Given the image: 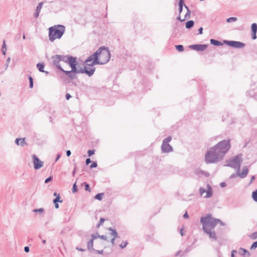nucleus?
I'll return each instance as SVG.
<instances>
[{
	"label": "nucleus",
	"mask_w": 257,
	"mask_h": 257,
	"mask_svg": "<svg viewBox=\"0 0 257 257\" xmlns=\"http://www.w3.org/2000/svg\"><path fill=\"white\" fill-rule=\"evenodd\" d=\"M52 180V177L50 176L48 178H47L45 181V183H48L49 182H50V181H51Z\"/></svg>",
	"instance_id": "nucleus-45"
},
{
	"label": "nucleus",
	"mask_w": 257,
	"mask_h": 257,
	"mask_svg": "<svg viewBox=\"0 0 257 257\" xmlns=\"http://www.w3.org/2000/svg\"><path fill=\"white\" fill-rule=\"evenodd\" d=\"M185 8H186V9H187V13L186 14V15H185V18L187 19V18H187L188 16H189V15H190V10L188 9V7H187V6H185Z\"/></svg>",
	"instance_id": "nucleus-41"
},
{
	"label": "nucleus",
	"mask_w": 257,
	"mask_h": 257,
	"mask_svg": "<svg viewBox=\"0 0 257 257\" xmlns=\"http://www.w3.org/2000/svg\"><path fill=\"white\" fill-rule=\"evenodd\" d=\"M87 249L89 250H95V249L93 248V239H90L88 242H87Z\"/></svg>",
	"instance_id": "nucleus-19"
},
{
	"label": "nucleus",
	"mask_w": 257,
	"mask_h": 257,
	"mask_svg": "<svg viewBox=\"0 0 257 257\" xmlns=\"http://www.w3.org/2000/svg\"><path fill=\"white\" fill-rule=\"evenodd\" d=\"M108 230L111 231L110 234L111 236H113V238H116L118 237L117 232H116L115 229H113L111 227H109L108 228Z\"/></svg>",
	"instance_id": "nucleus-18"
},
{
	"label": "nucleus",
	"mask_w": 257,
	"mask_h": 257,
	"mask_svg": "<svg viewBox=\"0 0 257 257\" xmlns=\"http://www.w3.org/2000/svg\"><path fill=\"white\" fill-rule=\"evenodd\" d=\"M93 57L95 58L93 63L100 65L105 64L110 60V52L107 47L101 46L93 54Z\"/></svg>",
	"instance_id": "nucleus-3"
},
{
	"label": "nucleus",
	"mask_w": 257,
	"mask_h": 257,
	"mask_svg": "<svg viewBox=\"0 0 257 257\" xmlns=\"http://www.w3.org/2000/svg\"><path fill=\"white\" fill-rule=\"evenodd\" d=\"M72 191L73 193H75V192H77V186H76V183H74L73 184V187H72Z\"/></svg>",
	"instance_id": "nucleus-37"
},
{
	"label": "nucleus",
	"mask_w": 257,
	"mask_h": 257,
	"mask_svg": "<svg viewBox=\"0 0 257 257\" xmlns=\"http://www.w3.org/2000/svg\"><path fill=\"white\" fill-rule=\"evenodd\" d=\"M91 162V161L90 160V159L89 158H88L86 160V161H85V163H86V164L87 165H88V164H89Z\"/></svg>",
	"instance_id": "nucleus-49"
},
{
	"label": "nucleus",
	"mask_w": 257,
	"mask_h": 257,
	"mask_svg": "<svg viewBox=\"0 0 257 257\" xmlns=\"http://www.w3.org/2000/svg\"><path fill=\"white\" fill-rule=\"evenodd\" d=\"M198 31H199V34H202V31H203V28L202 27H200L198 29Z\"/></svg>",
	"instance_id": "nucleus-57"
},
{
	"label": "nucleus",
	"mask_w": 257,
	"mask_h": 257,
	"mask_svg": "<svg viewBox=\"0 0 257 257\" xmlns=\"http://www.w3.org/2000/svg\"><path fill=\"white\" fill-rule=\"evenodd\" d=\"M40 13V12H39V11L38 12V11H36V12L35 13L34 15V18H37L39 16Z\"/></svg>",
	"instance_id": "nucleus-46"
},
{
	"label": "nucleus",
	"mask_w": 257,
	"mask_h": 257,
	"mask_svg": "<svg viewBox=\"0 0 257 257\" xmlns=\"http://www.w3.org/2000/svg\"><path fill=\"white\" fill-rule=\"evenodd\" d=\"M220 186L221 187H225L226 186V184L225 182H221L220 184Z\"/></svg>",
	"instance_id": "nucleus-54"
},
{
	"label": "nucleus",
	"mask_w": 257,
	"mask_h": 257,
	"mask_svg": "<svg viewBox=\"0 0 257 257\" xmlns=\"http://www.w3.org/2000/svg\"><path fill=\"white\" fill-rule=\"evenodd\" d=\"M76 249L78 250H79V251H84L85 250V249H83V248H79L78 247H76Z\"/></svg>",
	"instance_id": "nucleus-56"
},
{
	"label": "nucleus",
	"mask_w": 257,
	"mask_h": 257,
	"mask_svg": "<svg viewBox=\"0 0 257 257\" xmlns=\"http://www.w3.org/2000/svg\"><path fill=\"white\" fill-rule=\"evenodd\" d=\"M34 212L42 213L44 212V209L42 208H41L39 209H36L34 210Z\"/></svg>",
	"instance_id": "nucleus-40"
},
{
	"label": "nucleus",
	"mask_w": 257,
	"mask_h": 257,
	"mask_svg": "<svg viewBox=\"0 0 257 257\" xmlns=\"http://www.w3.org/2000/svg\"><path fill=\"white\" fill-rule=\"evenodd\" d=\"M200 222L202 224L204 231L209 235V238L214 240H216V233L214 228L218 223L223 225V223L219 219H215L210 214L204 217H201Z\"/></svg>",
	"instance_id": "nucleus-2"
},
{
	"label": "nucleus",
	"mask_w": 257,
	"mask_h": 257,
	"mask_svg": "<svg viewBox=\"0 0 257 257\" xmlns=\"http://www.w3.org/2000/svg\"><path fill=\"white\" fill-rule=\"evenodd\" d=\"M95 252L98 254H103V250H94Z\"/></svg>",
	"instance_id": "nucleus-48"
},
{
	"label": "nucleus",
	"mask_w": 257,
	"mask_h": 257,
	"mask_svg": "<svg viewBox=\"0 0 257 257\" xmlns=\"http://www.w3.org/2000/svg\"><path fill=\"white\" fill-rule=\"evenodd\" d=\"M176 49L179 52H182L184 51V47L182 45H178L175 46Z\"/></svg>",
	"instance_id": "nucleus-30"
},
{
	"label": "nucleus",
	"mask_w": 257,
	"mask_h": 257,
	"mask_svg": "<svg viewBox=\"0 0 257 257\" xmlns=\"http://www.w3.org/2000/svg\"><path fill=\"white\" fill-rule=\"evenodd\" d=\"M44 4V3L43 2H40L38 4V5H37V7H36V11H39V12H40L41 11V10L42 9V8L43 7V5Z\"/></svg>",
	"instance_id": "nucleus-29"
},
{
	"label": "nucleus",
	"mask_w": 257,
	"mask_h": 257,
	"mask_svg": "<svg viewBox=\"0 0 257 257\" xmlns=\"http://www.w3.org/2000/svg\"><path fill=\"white\" fill-rule=\"evenodd\" d=\"M242 162V155L238 154L229 160L226 166L236 169L238 172H240V166Z\"/></svg>",
	"instance_id": "nucleus-6"
},
{
	"label": "nucleus",
	"mask_w": 257,
	"mask_h": 257,
	"mask_svg": "<svg viewBox=\"0 0 257 257\" xmlns=\"http://www.w3.org/2000/svg\"><path fill=\"white\" fill-rule=\"evenodd\" d=\"M183 217L185 218H188L189 217V215L187 213V212H186V213L184 214Z\"/></svg>",
	"instance_id": "nucleus-59"
},
{
	"label": "nucleus",
	"mask_w": 257,
	"mask_h": 257,
	"mask_svg": "<svg viewBox=\"0 0 257 257\" xmlns=\"http://www.w3.org/2000/svg\"><path fill=\"white\" fill-rule=\"evenodd\" d=\"M236 253V251L235 250H232L231 251V257H235L234 253Z\"/></svg>",
	"instance_id": "nucleus-53"
},
{
	"label": "nucleus",
	"mask_w": 257,
	"mask_h": 257,
	"mask_svg": "<svg viewBox=\"0 0 257 257\" xmlns=\"http://www.w3.org/2000/svg\"><path fill=\"white\" fill-rule=\"evenodd\" d=\"M210 43L212 45H213L214 46H221L222 45V44L221 43V42L217 41V40H214V39H211L210 40Z\"/></svg>",
	"instance_id": "nucleus-23"
},
{
	"label": "nucleus",
	"mask_w": 257,
	"mask_h": 257,
	"mask_svg": "<svg viewBox=\"0 0 257 257\" xmlns=\"http://www.w3.org/2000/svg\"><path fill=\"white\" fill-rule=\"evenodd\" d=\"M177 20H178L179 21H180V22H182L184 21V20H182L181 19V17L179 16H178L177 18Z\"/></svg>",
	"instance_id": "nucleus-62"
},
{
	"label": "nucleus",
	"mask_w": 257,
	"mask_h": 257,
	"mask_svg": "<svg viewBox=\"0 0 257 257\" xmlns=\"http://www.w3.org/2000/svg\"><path fill=\"white\" fill-rule=\"evenodd\" d=\"M97 166V164L96 162L92 163L91 165L90 166V168H93L96 167Z\"/></svg>",
	"instance_id": "nucleus-43"
},
{
	"label": "nucleus",
	"mask_w": 257,
	"mask_h": 257,
	"mask_svg": "<svg viewBox=\"0 0 257 257\" xmlns=\"http://www.w3.org/2000/svg\"><path fill=\"white\" fill-rule=\"evenodd\" d=\"M15 143L17 145L24 146L25 144V139L17 138L15 140Z\"/></svg>",
	"instance_id": "nucleus-20"
},
{
	"label": "nucleus",
	"mask_w": 257,
	"mask_h": 257,
	"mask_svg": "<svg viewBox=\"0 0 257 257\" xmlns=\"http://www.w3.org/2000/svg\"><path fill=\"white\" fill-rule=\"evenodd\" d=\"M62 200H60V195L58 194L57 197L53 200V203L62 202Z\"/></svg>",
	"instance_id": "nucleus-31"
},
{
	"label": "nucleus",
	"mask_w": 257,
	"mask_h": 257,
	"mask_svg": "<svg viewBox=\"0 0 257 257\" xmlns=\"http://www.w3.org/2000/svg\"><path fill=\"white\" fill-rule=\"evenodd\" d=\"M95 151L93 150H89L87 152L88 155L89 157L91 156L94 154Z\"/></svg>",
	"instance_id": "nucleus-36"
},
{
	"label": "nucleus",
	"mask_w": 257,
	"mask_h": 257,
	"mask_svg": "<svg viewBox=\"0 0 257 257\" xmlns=\"http://www.w3.org/2000/svg\"><path fill=\"white\" fill-rule=\"evenodd\" d=\"M231 147L230 140H223L212 147L205 155L207 164L216 163L221 160Z\"/></svg>",
	"instance_id": "nucleus-1"
},
{
	"label": "nucleus",
	"mask_w": 257,
	"mask_h": 257,
	"mask_svg": "<svg viewBox=\"0 0 257 257\" xmlns=\"http://www.w3.org/2000/svg\"><path fill=\"white\" fill-rule=\"evenodd\" d=\"M10 61H11V58L10 57H8L6 60V63L5 64V67H6V69H7L8 66H9V64L10 62Z\"/></svg>",
	"instance_id": "nucleus-38"
},
{
	"label": "nucleus",
	"mask_w": 257,
	"mask_h": 257,
	"mask_svg": "<svg viewBox=\"0 0 257 257\" xmlns=\"http://www.w3.org/2000/svg\"><path fill=\"white\" fill-rule=\"evenodd\" d=\"M83 184H84V185L85 186V190L86 191L90 192L91 190H90V187H89V185L88 184H87V183H86V182H84Z\"/></svg>",
	"instance_id": "nucleus-33"
},
{
	"label": "nucleus",
	"mask_w": 257,
	"mask_h": 257,
	"mask_svg": "<svg viewBox=\"0 0 257 257\" xmlns=\"http://www.w3.org/2000/svg\"><path fill=\"white\" fill-rule=\"evenodd\" d=\"M60 55H55L52 57V59L53 60V64L55 65L57 68L59 69H62V67L60 65L59 62L61 61Z\"/></svg>",
	"instance_id": "nucleus-14"
},
{
	"label": "nucleus",
	"mask_w": 257,
	"mask_h": 257,
	"mask_svg": "<svg viewBox=\"0 0 257 257\" xmlns=\"http://www.w3.org/2000/svg\"><path fill=\"white\" fill-rule=\"evenodd\" d=\"M184 5V0H180L179 3V13L180 14L183 10V7Z\"/></svg>",
	"instance_id": "nucleus-24"
},
{
	"label": "nucleus",
	"mask_w": 257,
	"mask_h": 257,
	"mask_svg": "<svg viewBox=\"0 0 257 257\" xmlns=\"http://www.w3.org/2000/svg\"><path fill=\"white\" fill-rule=\"evenodd\" d=\"M172 140L171 137H168L165 139L161 146V150L163 153H169L173 151L172 147L169 145V143Z\"/></svg>",
	"instance_id": "nucleus-7"
},
{
	"label": "nucleus",
	"mask_w": 257,
	"mask_h": 257,
	"mask_svg": "<svg viewBox=\"0 0 257 257\" xmlns=\"http://www.w3.org/2000/svg\"><path fill=\"white\" fill-rule=\"evenodd\" d=\"M103 195H104L103 193H98L95 196L94 198L101 201L102 199V197H103Z\"/></svg>",
	"instance_id": "nucleus-26"
},
{
	"label": "nucleus",
	"mask_w": 257,
	"mask_h": 257,
	"mask_svg": "<svg viewBox=\"0 0 257 257\" xmlns=\"http://www.w3.org/2000/svg\"><path fill=\"white\" fill-rule=\"evenodd\" d=\"M128 244V242L127 241H125L124 242H122V243H121L120 245H119V246L120 248H124L126 246V245H127Z\"/></svg>",
	"instance_id": "nucleus-35"
},
{
	"label": "nucleus",
	"mask_w": 257,
	"mask_h": 257,
	"mask_svg": "<svg viewBox=\"0 0 257 257\" xmlns=\"http://www.w3.org/2000/svg\"><path fill=\"white\" fill-rule=\"evenodd\" d=\"M95 60V58L93 57V54L88 57L85 61V66L84 68H87V69L89 70L91 68H94L93 66L95 65L98 64V63H94L93 61Z\"/></svg>",
	"instance_id": "nucleus-10"
},
{
	"label": "nucleus",
	"mask_w": 257,
	"mask_h": 257,
	"mask_svg": "<svg viewBox=\"0 0 257 257\" xmlns=\"http://www.w3.org/2000/svg\"><path fill=\"white\" fill-rule=\"evenodd\" d=\"M207 47L208 45L206 44H195L189 46L191 49L197 51H203L207 49Z\"/></svg>",
	"instance_id": "nucleus-13"
},
{
	"label": "nucleus",
	"mask_w": 257,
	"mask_h": 257,
	"mask_svg": "<svg viewBox=\"0 0 257 257\" xmlns=\"http://www.w3.org/2000/svg\"><path fill=\"white\" fill-rule=\"evenodd\" d=\"M7 51V46L6 44V41L5 40H3V46L2 48V52L3 55H5L6 54Z\"/></svg>",
	"instance_id": "nucleus-25"
},
{
	"label": "nucleus",
	"mask_w": 257,
	"mask_h": 257,
	"mask_svg": "<svg viewBox=\"0 0 257 257\" xmlns=\"http://www.w3.org/2000/svg\"><path fill=\"white\" fill-rule=\"evenodd\" d=\"M60 71L63 72L67 76H68L70 71L64 70L62 68V69H59Z\"/></svg>",
	"instance_id": "nucleus-44"
},
{
	"label": "nucleus",
	"mask_w": 257,
	"mask_h": 257,
	"mask_svg": "<svg viewBox=\"0 0 257 257\" xmlns=\"http://www.w3.org/2000/svg\"><path fill=\"white\" fill-rule=\"evenodd\" d=\"M29 80L30 82V87L32 88L33 87V79L31 76L29 77Z\"/></svg>",
	"instance_id": "nucleus-34"
},
{
	"label": "nucleus",
	"mask_w": 257,
	"mask_h": 257,
	"mask_svg": "<svg viewBox=\"0 0 257 257\" xmlns=\"http://www.w3.org/2000/svg\"><path fill=\"white\" fill-rule=\"evenodd\" d=\"M60 157H61L60 154L57 155V158L55 159V162H57L58 160V159L60 158Z\"/></svg>",
	"instance_id": "nucleus-63"
},
{
	"label": "nucleus",
	"mask_w": 257,
	"mask_h": 257,
	"mask_svg": "<svg viewBox=\"0 0 257 257\" xmlns=\"http://www.w3.org/2000/svg\"><path fill=\"white\" fill-rule=\"evenodd\" d=\"M237 20V18L235 17H230L227 19L226 21L228 23H231L232 22H235Z\"/></svg>",
	"instance_id": "nucleus-32"
},
{
	"label": "nucleus",
	"mask_w": 257,
	"mask_h": 257,
	"mask_svg": "<svg viewBox=\"0 0 257 257\" xmlns=\"http://www.w3.org/2000/svg\"><path fill=\"white\" fill-rule=\"evenodd\" d=\"M207 190H206L205 189H204L203 187H200L199 188V193L201 196H203L204 198H208L211 197L212 195V190L211 186L207 184Z\"/></svg>",
	"instance_id": "nucleus-8"
},
{
	"label": "nucleus",
	"mask_w": 257,
	"mask_h": 257,
	"mask_svg": "<svg viewBox=\"0 0 257 257\" xmlns=\"http://www.w3.org/2000/svg\"><path fill=\"white\" fill-rule=\"evenodd\" d=\"M194 22L193 21L190 20L186 23L185 26L187 29H190L193 27Z\"/></svg>",
	"instance_id": "nucleus-22"
},
{
	"label": "nucleus",
	"mask_w": 257,
	"mask_h": 257,
	"mask_svg": "<svg viewBox=\"0 0 257 257\" xmlns=\"http://www.w3.org/2000/svg\"><path fill=\"white\" fill-rule=\"evenodd\" d=\"M251 28L252 31V38L255 40L256 39L257 24L256 23L252 24Z\"/></svg>",
	"instance_id": "nucleus-16"
},
{
	"label": "nucleus",
	"mask_w": 257,
	"mask_h": 257,
	"mask_svg": "<svg viewBox=\"0 0 257 257\" xmlns=\"http://www.w3.org/2000/svg\"><path fill=\"white\" fill-rule=\"evenodd\" d=\"M71 152L70 150H67L66 151V155L67 157H69L71 155Z\"/></svg>",
	"instance_id": "nucleus-55"
},
{
	"label": "nucleus",
	"mask_w": 257,
	"mask_h": 257,
	"mask_svg": "<svg viewBox=\"0 0 257 257\" xmlns=\"http://www.w3.org/2000/svg\"><path fill=\"white\" fill-rule=\"evenodd\" d=\"M238 253L243 257H249L250 255V253L247 250L242 247L239 249Z\"/></svg>",
	"instance_id": "nucleus-17"
},
{
	"label": "nucleus",
	"mask_w": 257,
	"mask_h": 257,
	"mask_svg": "<svg viewBox=\"0 0 257 257\" xmlns=\"http://www.w3.org/2000/svg\"><path fill=\"white\" fill-rule=\"evenodd\" d=\"M237 174H232L231 175V176H230V178H234L236 177V176H237Z\"/></svg>",
	"instance_id": "nucleus-60"
},
{
	"label": "nucleus",
	"mask_w": 257,
	"mask_h": 257,
	"mask_svg": "<svg viewBox=\"0 0 257 257\" xmlns=\"http://www.w3.org/2000/svg\"><path fill=\"white\" fill-rule=\"evenodd\" d=\"M224 43L227 45L235 48H242L245 46V44L239 41H224Z\"/></svg>",
	"instance_id": "nucleus-9"
},
{
	"label": "nucleus",
	"mask_w": 257,
	"mask_h": 257,
	"mask_svg": "<svg viewBox=\"0 0 257 257\" xmlns=\"http://www.w3.org/2000/svg\"><path fill=\"white\" fill-rule=\"evenodd\" d=\"M24 250L26 252H28L30 251V248L28 246H25L24 247Z\"/></svg>",
	"instance_id": "nucleus-52"
},
{
	"label": "nucleus",
	"mask_w": 257,
	"mask_h": 257,
	"mask_svg": "<svg viewBox=\"0 0 257 257\" xmlns=\"http://www.w3.org/2000/svg\"><path fill=\"white\" fill-rule=\"evenodd\" d=\"M77 64H73L72 62H71V66H70L71 68V70L69 71V73L68 75V77L73 80L76 78V76L75 74L79 73H85L88 76H92L95 71V68H91L89 70L87 69V68H80L79 67H76Z\"/></svg>",
	"instance_id": "nucleus-4"
},
{
	"label": "nucleus",
	"mask_w": 257,
	"mask_h": 257,
	"mask_svg": "<svg viewBox=\"0 0 257 257\" xmlns=\"http://www.w3.org/2000/svg\"><path fill=\"white\" fill-rule=\"evenodd\" d=\"M183 228H182V229H180V233L181 235V236H183L184 235V232H183Z\"/></svg>",
	"instance_id": "nucleus-64"
},
{
	"label": "nucleus",
	"mask_w": 257,
	"mask_h": 257,
	"mask_svg": "<svg viewBox=\"0 0 257 257\" xmlns=\"http://www.w3.org/2000/svg\"><path fill=\"white\" fill-rule=\"evenodd\" d=\"M37 67L39 71L41 72H44L45 70H44L45 67V65L43 63H39L37 64Z\"/></svg>",
	"instance_id": "nucleus-21"
},
{
	"label": "nucleus",
	"mask_w": 257,
	"mask_h": 257,
	"mask_svg": "<svg viewBox=\"0 0 257 257\" xmlns=\"http://www.w3.org/2000/svg\"><path fill=\"white\" fill-rule=\"evenodd\" d=\"M115 239V238H112L111 239V240H110V242H111V244H112V245H113V244H114V243Z\"/></svg>",
	"instance_id": "nucleus-61"
},
{
	"label": "nucleus",
	"mask_w": 257,
	"mask_h": 257,
	"mask_svg": "<svg viewBox=\"0 0 257 257\" xmlns=\"http://www.w3.org/2000/svg\"><path fill=\"white\" fill-rule=\"evenodd\" d=\"M65 97H66V99L68 100L71 97V96L69 93H66Z\"/></svg>",
	"instance_id": "nucleus-51"
},
{
	"label": "nucleus",
	"mask_w": 257,
	"mask_h": 257,
	"mask_svg": "<svg viewBox=\"0 0 257 257\" xmlns=\"http://www.w3.org/2000/svg\"><path fill=\"white\" fill-rule=\"evenodd\" d=\"M104 221V218H101L99 221V223L97 224L98 226H99L100 224H102Z\"/></svg>",
	"instance_id": "nucleus-50"
},
{
	"label": "nucleus",
	"mask_w": 257,
	"mask_h": 257,
	"mask_svg": "<svg viewBox=\"0 0 257 257\" xmlns=\"http://www.w3.org/2000/svg\"><path fill=\"white\" fill-rule=\"evenodd\" d=\"M248 173V169L246 166H244L242 168V172L241 173L237 170V175L240 178H244L247 176Z\"/></svg>",
	"instance_id": "nucleus-15"
},
{
	"label": "nucleus",
	"mask_w": 257,
	"mask_h": 257,
	"mask_svg": "<svg viewBox=\"0 0 257 257\" xmlns=\"http://www.w3.org/2000/svg\"><path fill=\"white\" fill-rule=\"evenodd\" d=\"M60 59L61 61L67 63L70 66H71V62L73 64L76 63V58L71 56L60 55Z\"/></svg>",
	"instance_id": "nucleus-11"
},
{
	"label": "nucleus",
	"mask_w": 257,
	"mask_h": 257,
	"mask_svg": "<svg viewBox=\"0 0 257 257\" xmlns=\"http://www.w3.org/2000/svg\"><path fill=\"white\" fill-rule=\"evenodd\" d=\"M252 197L254 201L257 202V189L252 193Z\"/></svg>",
	"instance_id": "nucleus-28"
},
{
	"label": "nucleus",
	"mask_w": 257,
	"mask_h": 257,
	"mask_svg": "<svg viewBox=\"0 0 257 257\" xmlns=\"http://www.w3.org/2000/svg\"><path fill=\"white\" fill-rule=\"evenodd\" d=\"M98 236L99 238L102 239H103L104 240H107V237L105 236V235H98Z\"/></svg>",
	"instance_id": "nucleus-42"
},
{
	"label": "nucleus",
	"mask_w": 257,
	"mask_h": 257,
	"mask_svg": "<svg viewBox=\"0 0 257 257\" xmlns=\"http://www.w3.org/2000/svg\"><path fill=\"white\" fill-rule=\"evenodd\" d=\"M34 168L35 170L40 169L43 166V162L41 161L35 155L32 156Z\"/></svg>",
	"instance_id": "nucleus-12"
},
{
	"label": "nucleus",
	"mask_w": 257,
	"mask_h": 257,
	"mask_svg": "<svg viewBox=\"0 0 257 257\" xmlns=\"http://www.w3.org/2000/svg\"><path fill=\"white\" fill-rule=\"evenodd\" d=\"M249 237L252 239H255L257 238V232H254L249 235Z\"/></svg>",
	"instance_id": "nucleus-27"
},
{
	"label": "nucleus",
	"mask_w": 257,
	"mask_h": 257,
	"mask_svg": "<svg viewBox=\"0 0 257 257\" xmlns=\"http://www.w3.org/2000/svg\"><path fill=\"white\" fill-rule=\"evenodd\" d=\"M98 234H92L91 235V237H92L91 239H93V241L95 239H96L97 237H98Z\"/></svg>",
	"instance_id": "nucleus-47"
},
{
	"label": "nucleus",
	"mask_w": 257,
	"mask_h": 257,
	"mask_svg": "<svg viewBox=\"0 0 257 257\" xmlns=\"http://www.w3.org/2000/svg\"><path fill=\"white\" fill-rule=\"evenodd\" d=\"M76 166H75L73 171H72V175L73 176H74L75 175V173H76Z\"/></svg>",
	"instance_id": "nucleus-58"
},
{
	"label": "nucleus",
	"mask_w": 257,
	"mask_h": 257,
	"mask_svg": "<svg viewBox=\"0 0 257 257\" xmlns=\"http://www.w3.org/2000/svg\"><path fill=\"white\" fill-rule=\"evenodd\" d=\"M257 248V241L254 242L252 245H251V247H250V249H254V248Z\"/></svg>",
	"instance_id": "nucleus-39"
},
{
	"label": "nucleus",
	"mask_w": 257,
	"mask_h": 257,
	"mask_svg": "<svg viewBox=\"0 0 257 257\" xmlns=\"http://www.w3.org/2000/svg\"><path fill=\"white\" fill-rule=\"evenodd\" d=\"M65 31V27L63 25H57L49 28V38L51 42L57 39H60Z\"/></svg>",
	"instance_id": "nucleus-5"
}]
</instances>
